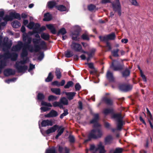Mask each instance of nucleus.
<instances>
[{"instance_id":"1","label":"nucleus","mask_w":153,"mask_h":153,"mask_svg":"<svg viewBox=\"0 0 153 153\" xmlns=\"http://www.w3.org/2000/svg\"><path fill=\"white\" fill-rule=\"evenodd\" d=\"M23 40L25 42V46L23 48L21 54V57L23 58L28 55V50L30 52H36L40 50V48L38 45L34 47L32 45H30L31 42L32 38L28 36L26 33H24L23 35Z\"/></svg>"},{"instance_id":"2","label":"nucleus","mask_w":153,"mask_h":153,"mask_svg":"<svg viewBox=\"0 0 153 153\" xmlns=\"http://www.w3.org/2000/svg\"><path fill=\"white\" fill-rule=\"evenodd\" d=\"M18 57V54L16 53L10 54L9 53H5L4 56L0 55V60L4 59V60L0 62V74L1 72V69L3 68L6 65L7 59L10 58L12 60H16Z\"/></svg>"},{"instance_id":"3","label":"nucleus","mask_w":153,"mask_h":153,"mask_svg":"<svg viewBox=\"0 0 153 153\" xmlns=\"http://www.w3.org/2000/svg\"><path fill=\"white\" fill-rule=\"evenodd\" d=\"M28 59L26 58L25 60H23L20 61H17L15 65V68L20 73H24L27 70V66L24 65Z\"/></svg>"},{"instance_id":"4","label":"nucleus","mask_w":153,"mask_h":153,"mask_svg":"<svg viewBox=\"0 0 153 153\" xmlns=\"http://www.w3.org/2000/svg\"><path fill=\"white\" fill-rule=\"evenodd\" d=\"M103 134L102 131L100 129L92 130L88 135L89 139L85 140L84 143H86L89 141L90 139L92 138L96 139L102 137Z\"/></svg>"},{"instance_id":"5","label":"nucleus","mask_w":153,"mask_h":153,"mask_svg":"<svg viewBox=\"0 0 153 153\" xmlns=\"http://www.w3.org/2000/svg\"><path fill=\"white\" fill-rule=\"evenodd\" d=\"M113 117L117 120V129L120 130L123 125L125 124V122L123 121V118L121 114L120 113L115 114L113 115Z\"/></svg>"},{"instance_id":"6","label":"nucleus","mask_w":153,"mask_h":153,"mask_svg":"<svg viewBox=\"0 0 153 153\" xmlns=\"http://www.w3.org/2000/svg\"><path fill=\"white\" fill-rule=\"evenodd\" d=\"M98 148L94 149L95 146L94 145L90 146V151L94 150V152L93 153H105V151L104 149V146L101 142H100L98 145Z\"/></svg>"},{"instance_id":"7","label":"nucleus","mask_w":153,"mask_h":153,"mask_svg":"<svg viewBox=\"0 0 153 153\" xmlns=\"http://www.w3.org/2000/svg\"><path fill=\"white\" fill-rule=\"evenodd\" d=\"M119 0H115V2L116 3V4L114 3H112V4L114 10L115 12H117L118 14L120 16L121 14V8Z\"/></svg>"},{"instance_id":"8","label":"nucleus","mask_w":153,"mask_h":153,"mask_svg":"<svg viewBox=\"0 0 153 153\" xmlns=\"http://www.w3.org/2000/svg\"><path fill=\"white\" fill-rule=\"evenodd\" d=\"M72 49L75 51L81 52L82 53H86V52L82 49V47L81 45L78 43L74 42H72L71 46Z\"/></svg>"},{"instance_id":"9","label":"nucleus","mask_w":153,"mask_h":153,"mask_svg":"<svg viewBox=\"0 0 153 153\" xmlns=\"http://www.w3.org/2000/svg\"><path fill=\"white\" fill-rule=\"evenodd\" d=\"M115 35L114 33H112L105 36L100 37V39L104 41L108 40H114L115 39Z\"/></svg>"},{"instance_id":"10","label":"nucleus","mask_w":153,"mask_h":153,"mask_svg":"<svg viewBox=\"0 0 153 153\" xmlns=\"http://www.w3.org/2000/svg\"><path fill=\"white\" fill-rule=\"evenodd\" d=\"M132 88V87L131 85L126 84L122 85L119 87L120 90L124 91H128L131 89Z\"/></svg>"},{"instance_id":"11","label":"nucleus","mask_w":153,"mask_h":153,"mask_svg":"<svg viewBox=\"0 0 153 153\" xmlns=\"http://www.w3.org/2000/svg\"><path fill=\"white\" fill-rule=\"evenodd\" d=\"M76 27L77 30L72 34V38L73 40L79 41V38H78V36L80 31V29L79 27Z\"/></svg>"},{"instance_id":"12","label":"nucleus","mask_w":153,"mask_h":153,"mask_svg":"<svg viewBox=\"0 0 153 153\" xmlns=\"http://www.w3.org/2000/svg\"><path fill=\"white\" fill-rule=\"evenodd\" d=\"M146 110L149 123L151 128L153 129V118L152 117V116L150 112L147 108H146Z\"/></svg>"},{"instance_id":"13","label":"nucleus","mask_w":153,"mask_h":153,"mask_svg":"<svg viewBox=\"0 0 153 153\" xmlns=\"http://www.w3.org/2000/svg\"><path fill=\"white\" fill-rule=\"evenodd\" d=\"M22 46V42L21 41H18L17 45L13 47L12 50L13 51H18L21 49Z\"/></svg>"},{"instance_id":"14","label":"nucleus","mask_w":153,"mask_h":153,"mask_svg":"<svg viewBox=\"0 0 153 153\" xmlns=\"http://www.w3.org/2000/svg\"><path fill=\"white\" fill-rule=\"evenodd\" d=\"M99 119V115L97 114H96L94 115V118L90 121L91 123H95L96 125L94 126V127H98L100 125L97 123V121Z\"/></svg>"},{"instance_id":"15","label":"nucleus","mask_w":153,"mask_h":153,"mask_svg":"<svg viewBox=\"0 0 153 153\" xmlns=\"http://www.w3.org/2000/svg\"><path fill=\"white\" fill-rule=\"evenodd\" d=\"M34 30L35 32H37V33H40L43 30H46V27L45 26H42L41 27H40V25L38 23L36 24Z\"/></svg>"},{"instance_id":"16","label":"nucleus","mask_w":153,"mask_h":153,"mask_svg":"<svg viewBox=\"0 0 153 153\" xmlns=\"http://www.w3.org/2000/svg\"><path fill=\"white\" fill-rule=\"evenodd\" d=\"M13 19V18H12L11 16L10 15V13L9 16L6 15L3 18V20H4V22H2L1 23V25L2 26H5L7 23V22L9 21H12Z\"/></svg>"},{"instance_id":"17","label":"nucleus","mask_w":153,"mask_h":153,"mask_svg":"<svg viewBox=\"0 0 153 153\" xmlns=\"http://www.w3.org/2000/svg\"><path fill=\"white\" fill-rule=\"evenodd\" d=\"M58 127V125H55L47 129L46 131V133L47 134H49L50 133L54 132Z\"/></svg>"},{"instance_id":"18","label":"nucleus","mask_w":153,"mask_h":153,"mask_svg":"<svg viewBox=\"0 0 153 153\" xmlns=\"http://www.w3.org/2000/svg\"><path fill=\"white\" fill-rule=\"evenodd\" d=\"M41 124L42 127H45L49 126H52L53 124L51 120H43Z\"/></svg>"},{"instance_id":"19","label":"nucleus","mask_w":153,"mask_h":153,"mask_svg":"<svg viewBox=\"0 0 153 153\" xmlns=\"http://www.w3.org/2000/svg\"><path fill=\"white\" fill-rule=\"evenodd\" d=\"M58 115V114L57 111L54 110H52L50 112L45 115V117H56Z\"/></svg>"},{"instance_id":"20","label":"nucleus","mask_w":153,"mask_h":153,"mask_svg":"<svg viewBox=\"0 0 153 153\" xmlns=\"http://www.w3.org/2000/svg\"><path fill=\"white\" fill-rule=\"evenodd\" d=\"M116 63L118 64V62L117 61L114 60L112 62L111 67L113 68L114 70V71H118L119 70H122L123 68L124 67L123 65L119 66L117 67H114V65H115Z\"/></svg>"},{"instance_id":"21","label":"nucleus","mask_w":153,"mask_h":153,"mask_svg":"<svg viewBox=\"0 0 153 153\" xmlns=\"http://www.w3.org/2000/svg\"><path fill=\"white\" fill-rule=\"evenodd\" d=\"M15 73V71L14 70L10 69H7L5 70L4 72V75L6 76L13 75Z\"/></svg>"},{"instance_id":"22","label":"nucleus","mask_w":153,"mask_h":153,"mask_svg":"<svg viewBox=\"0 0 153 153\" xmlns=\"http://www.w3.org/2000/svg\"><path fill=\"white\" fill-rule=\"evenodd\" d=\"M68 99L70 100H71L74 98V97L76 93L75 92H66L65 93Z\"/></svg>"},{"instance_id":"23","label":"nucleus","mask_w":153,"mask_h":153,"mask_svg":"<svg viewBox=\"0 0 153 153\" xmlns=\"http://www.w3.org/2000/svg\"><path fill=\"white\" fill-rule=\"evenodd\" d=\"M113 140V138L111 135H108L105 138V142L106 144L111 143Z\"/></svg>"},{"instance_id":"24","label":"nucleus","mask_w":153,"mask_h":153,"mask_svg":"<svg viewBox=\"0 0 153 153\" xmlns=\"http://www.w3.org/2000/svg\"><path fill=\"white\" fill-rule=\"evenodd\" d=\"M106 76L107 79L110 81H112L114 79V78L112 73L109 71H108L107 72Z\"/></svg>"},{"instance_id":"25","label":"nucleus","mask_w":153,"mask_h":153,"mask_svg":"<svg viewBox=\"0 0 153 153\" xmlns=\"http://www.w3.org/2000/svg\"><path fill=\"white\" fill-rule=\"evenodd\" d=\"M58 128H59V129L57 131L58 134L55 137V138L56 139H58V137L62 134L65 130L64 128L62 127L61 126L59 127Z\"/></svg>"},{"instance_id":"26","label":"nucleus","mask_w":153,"mask_h":153,"mask_svg":"<svg viewBox=\"0 0 153 153\" xmlns=\"http://www.w3.org/2000/svg\"><path fill=\"white\" fill-rule=\"evenodd\" d=\"M10 15L11 16L12 18L13 19H16L19 20L21 19V16L20 15L15 12H11L10 13Z\"/></svg>"},{"instance_id":"27","label":"nucleus","mask_w":153,"mask_h":153,"mask_svg":"<svg viewBox=\"0 0 153 153\" xmlns=\"http://www.w3.org/2000/svg\"><path fill=\"white\" fill-rule=\"evenodd\" d=\"M58 150L60 152H63L64 153H69V149L65 147L63 148L59 146Z\"/></svg>"},{"instance_id":"28","label":"nucleus","mask_w":153,"mask_h":153,"mask_svg":"<svg viewBox=\"0 0 153 153\" xmlns=\"http://www.w3.org/2000/svg\"><path fill=\"white\" fill-rule=\"evenodd\" d=\"M46 26L49 29L51 32L53 34H55L56 33V30L54 27L53 25L52 24H49L47 25Z\"/></svg>"},{"instance_id":"29","label":"nucleus","mask_w":153,"mask_h":153,"mask_svg":"<svg viewBox=\"0 0 153 153\" xmlns=\"http://www.w3.org/2000/svg\"><path fill=\"white\" fill-rule=\"evenodd\" d=\"M56 8L59 10L61 11L66 10V8L62 5H59L56 6Z\"/></svg>"},{"instance_id":"30","label":"nucleus","mask_w":153,"mask_h":153,"mask_svg":"<svg viewBox=\"0 0 153 153\" xmlns=\"http://www.w3.org/2000/svg\"><path fill=\"white\" fill-rule=\"evenodd\" d=\"M119 51V50L118 49H117L113 50L111 52L113 56L115 57H118L119 56V55L118 54V52Z\"/></svg>"},{"instance_id":"31","label":"nucleus","mask_w":153,"mask_h":153,"mask_svg":"<svg viewBox=\"0 0 153 153\" xmlns=\"http://www.w3.org/2000/svg\"><path fill=\"white\" fill-rule=\"evenodd\" d=\"M43 20L44 21H49L51 19V15L48 13L45 14Z\"/></svg>"},{"instance_id":"32","label":"nucleus","mask_w":153,"mask_h":153,"mask_svg":"<svg viewBox=\"0 0 153 153\" xmlns=\"http://www.w3.org/2000/svg\"><path fill=\"white\" fill-rule=\"evenodd\" d=\"M45 153H57L55 147H52L51 148L48 149L46 151Z\"/></svg>"},{"instance_id":"33","label":"nucleus","mask_w":153,"mask_h":153,"mask_svg":"<svg viewBox=\"0 0 153 153\" xmlns=\"http://www.w3.org/2000/svg\"><path fill=\"white\" fill-rule=\"evenodd\" d=\"M36 24H34L33 22H30L29 24L27 26V27L30 29H33V30H34L35 27H36L35 25Z\"/></svg>"},{"instance_id":"34","label":"nucleus","mask_w":153,"mask_h":153,"mask_svg":"<svg viewBox=\"0 0 153 153\" xmlns=\"http://www.w3.org/2000/svg\"><path fill=\"white\" fill-rule=\"evenodd\" d=\"M51 90L56 94L60 95V90L59 88H52L51 89Z\"/></svg>"},{"instance_id":"35","label":"nucleus","mask_w":153,"mask_h":153,"mask_svg":"<svg viewBox=\"0 0 153 153\" xmlns=\"http://www.w3.org/2000/svg\"><path fill=\"white\" fill-rule=\"evenodd\" d=\"M41 37L43 39L45 40H48L50 38L49 35L48 33H42L41 34Z\"/></svg>"},{"instance_id":"36","label":"nucleus","mask_w":153,"mask_h":153,"mask_svg":"<svg viewBox=\"0 0 153 153\" xmlns=\"http://www.w3.org/2000/svg\"><path fill=\"white\" fill-rule=\"evenodd\" d=\"M60 102L64 105H67L68 104L67 99L65 97H63L60 99Z\"/></svg>"},{"instance_id":"37","label":"nucleus","mask_w":153,"mask_h":153,"mask_svg":"<svg viewBox=\"0 0 153 153\" xmlns=\"http://www.w3.org/2000/svg\"><path fill=\"white\" fill-rule=\"evenodd\" d=\"M53 106L54 107L59 106L61 108H63L62 104L59 102H54L53 103Z\"/></svg>"},{"instance_id":"38","label":"nucleus","mask_w":153,"mask_h":153,"mask_svg":"<svg viewBox=\"0 0 153 153\" xmlns=\"http://www.w3.org/2000/svg\"><path fill=\"white\" fill-rule=\"evenodd\" d=\"M13 27L17 28L20 27L21 25L20 23L18 21H14L12 24Z\"/></svg>"},{"instance_id":"39","label":"nucleus","mask_w":153,"mask_h":153,"mask_svg":"<svg viewBox=\"0 0 153 153\" xmlns=\"http://www.w3.org/2000/svg\"><path fill=\"white\" fill-rule=\"evenodd\" d=\"M55 73L57 78L60 79L61 76V73L60 70L59 68H56V69Z\"/></svg>"},{"instance_id":"40","label":"nucleus","mask_w":153,"mask_h":153,"mask_svg":"<svg viewBox=\"0 0 153 153\" xmlns=\"http://www.w3.org/2000/svg\"><path fill=\"white\" fill-rule=\"evenodd\" d=\"M130 73V72L129 70L127 69H126L123 72V76L124 77H126L129 75Z\"/></svg>"},{"instance_id":"41","label":"nucleus","mask_w":153,"mask_h":153,"mask_svg":"<svg viewBox=\"0 0 153 153\" xmlns=\"http://www.w3.org/2000/svg\"><path fill=\"white\" fill-rule=\"evenodd\" d=\"M53 76L52 75L51 72H50L48 74V76L45 79V81L46 82H49L51 81L53 79Z\"/></svg>"},{"instance_id":"42","label":"nucleus","mask_w":153,"mask_h":153,"mask_svg":"<svg viewBox=\"0 0 153 153\" xmlns=\"http://www.w3.org/2000/svg\"><path fill=\"white\" fill-rule=\"evenodd\" d=\"M74 83L72 81H70L68 82L67 84L65 86L64 88H68L73 85Z\"/></svg>"},{"instance_id":"43","label":"nucleus","mask_w":153,"mask_h":153,"mask_svg":"<svg viewBox=\"0 0 153 153\" xmlns=\"http://www.w3.org/2000/svg\"><path fill=\"white\" fill-rule=\"evenodd\" d=\"M56 3L54 1H50L48 3V7L50 8H52L56 5Z\"/></svg>"},{"instance_id":"44","label":"nucleus","mask_w":153,"mask_h":153,"mask_svg":"<svg viewBox=\"0 0 153 153\" xmlns=\"http://www.w3.org/2000/svg\"><path fill=\"white\" fill-rule=\"evenodd\" d=\"M66 33V31L64 28H62L59 30L58 34H61L62 35H64Z\"/></svg>"},{"instance_id":"45","label":"nucleus","mask_w":153,"mask_h":153,"mask_svg":"<svg viewBox=\"0 0 153 153\" xmlns=\"http://www.w3.org/2000/svg\"><path fill=\"white\" fill-rule=\"evenodd\" d=\"M41 105H42L49 107H52V105L50 103H48L43 101L41 102Z\"/></svg>"},{"instance_id":"46","label":"nucleus","mask_w":153,"mask_h":153,"mask_svg":"<svg viewBox=\"0 0 153 153\" xmlns=\"http://www.w3.org/2000/svg\"><path fill=\"white\" fill-rule=\"evenodd\" d=\"M57 99V97L54 96L50 95L48 97V100L49 101H53L56 100Z\"/></svg>"},{"instance_id":"47","label":"nucleus","mask_w":153,"mask_h":153,"mask_svg":"<svg viewBox=\"0 0 153 153\" xmlns=\"http://www.w3.org/2000/svg\"><path fill=\"white\" fill-rule=\"evenodd\" d=\"M65 56L68 58L70 57L73 55L72 53H71V52L69 51H66L65 52Z\"/></svg>"},{"instance_id":"48","label":"nucleus","mask_w":153,"mask_h":153,"mask_svg":"<svg viewBox=\"0 0 153 153\" xmlns=\"http://www.w3.org/2000/svg\"><path fill=\"white\" fill-rule=\"evenodd\" d=\"M68 114V111L67 109L64 110V112L60 116V118L62 119L64 116H66Z\"/></svg>"},{"instance_id":"49","label":"nucleus","mask_w":153,"mask_h":153,"mask_svg":"<svg viewBox=\"0 0 153 153\" xmlns=\"http://www.w3.org/2000/svg\"><path fill=\"white\" fill-rule=\"evenodd\" d=\"M104 101L108 105H111L113 103L112 101L108 98H105L104 99Z\"/></svg>"},{"instance_id":"50","label":"nucleus","mask_w":153,"mask_h":153,"mask_svg":"<svg viewBox=\"0 0 153 153\" xmlns=\"http://www.w3.org/2000/svg\"><path fill=\"white\" fill-rule=\"evenodd\" d=\"M140 75H141V77H142V78L143 80V81L145 82H146V81H147L146 78L145 76L141 70H140Z\"/></svg>"},{"instance_id":"51","label":"nucleus","mask_w":153,"mask_h":153,"mask_svg":"<svg viewBox=\"0 0 153 153\" xmlns=\"http://www.w3.org/2000/svg\"><path fill=\"white\" fill-rule=\"evenodd\" d=\"M45 98V96L43 94L39 93L38 95V98L39 100H42Z\"/></svg>"},{"instance_id":"52","label":"nucleus","mask_w":153,"mask_h":153,"mask_svg":"<svg viewBox=\"0 0 153 153\" xmlns=\"http://www.w3.org/2000/svg\"><path fill=\"white\" fill-rule=\"evenodd\" d=\"M123 151V149L121 148H118L116 149L114 153H121Z\"/></svg>"},{"instance_id":"53","label":"nucleus","mask_w":153,"mask_h":153,"mask_svg":"<svg viewBox=\"0 0 153 153\" xmlns=\"http://www.w3.org/2000/svg\"><path fill=\"white\" fill-rule=\"evenodd\" d=\"M88 8L89 10L92 11L95 8V6L94 5L91 4L88 6Z\"/></svg>"},{"instance_id":"54","label":"nucleus","mask_w":153,"mask_h":153,"mask_svg":"<svg viewBox=\"0 0 153 153\" xmlns=\"http://www.w3.org/2000/svg\"><path fill=\"white\" fill-rule=\"evenodd\" d=\"M111 110L108 109V108H106L105 109L103 110V113L105 114H107L109 113L110 112H111Z\"/></svg>"},{"instance_id":"55","label":"nucleus","mask_w":153,"mask_h":153,"mask_svg":"<svg viewBox=\"0 0 153 153\" xmlns=\"http://www.w3.org/2000/svg\"><path fill=\"white\" fill-rule=\"evenodd\" d=\"M39 39H33V43L34 45V46H36V45H35L36 44H38L39 43Z\"/></svg>"},{"instance_id":"56","label":"nucleus","mask_w":153,"mask_h":153,"mask_svg":"<svg viewBox=\"0 0 153 153\" xmlns=\"http://www.w3.org/2000/svg\"><path fill=\"white\" fill-rule=\"evenodd\" d=\"M35 65H33V64L30 63V67L28 69V71L29 72H30L33 69L35 68Z\"/></svg>"},{"instance_id":"57","label":"nucleus","mask_w":153,"mask_h":153,"mask_svg":"<svg viewBox=\"0 0 153 153\" xmlns=\"http://www.w3.org/2000/svg\"><path fill=\"white\" fill-rule=\"evenodd\" d=\"M82 38L83 39L85 40H88L89 39V37L88 36L85 34H83L82 36Z\"/></svg>"},{"instance_id":"58","label":"nucleus","mask_w":153,"mask_h":153,"mask_svg":"<svg viewBox=\"0 0 153 153\" xmlns=\"http://www.w3.org/2000/svg\"><path fill=\"white\" fill-rule=\"evenodd\" d=\"M75 88L76 91H78L81 88V86L79 83H77L75 85Z\"/></svg>"},{"instance_id":"59","label":"nucleus","mask_w":153,"mask_h":153,"mask_svg":"<svg viewBox=\"0 0 153 153\" xmlns=\"http://www.w3.org/2000/svg\"><path fill=\"white\" fill-rule=\"evenodd\" d=\"M130 1L133 5L135 6H137L138 5V3L136 0H130Z\"/></svg>"},{"instance_id":"60","label":"nucleus","mask_w":153,"mask_h":153,"mask_svg":"<svg viewBox=\"0 0 153 153\" xmlns=\"http://www.w3.org/2000/svg\"><path fill=\"white\" fill-rule=\"evenodd\" d=\"M70 141L71 143H73L74 141V137L72 136H69V137Z\"/></svg>"},{"instance_id":"61","label":"nucleus","mask_w":153,"mask_h":153,"mask_svg":"<svg viewBox=\"0 0 153 153\" xmlns=\"http://www.w3.org/2000/svg\"><path fill=\"white\" fill-rule=\"evenodd\" d=\"M79 104V108L81 110L82 109V102L81 101H79L78 102Z\"/></svg>"},{"instance_id":"62","label":"nucleus","mask_w":153,"mask_h":153,"mask_svg":"<svg viewBox=\"0 0 153 153\" xmlns=\"http://www.w3.org/2000/svg\"><path fill=\"white\" fill-rule=\"evenodd\" d=\"M101 2L102 4H105L108 3H110L111 1L110 0H102Z\"/></svg>"},{"instance_id":"63","label":"nucleus","mask_w":153,"mask_h":153,"mask_svg":"<svg viewBox=\"0 0 153 153\" xmlns=\"http://www.w3.org/2000/svg\"><path fill=\"white\" fill-rule=\"evenodd\" d=\"M41 109L44 111H46L49 110V109L47 107H43L41 108Z\"/></svg>"},{"instance_id":"64","label":"nucleus","mask_w":153,"mask_h":153,"mask_svg":"<svg viewBox=\"0 0 153 153\" xmlns=\"http://www.w3.org/2000/svg\"><path fill=\"white\" fill-rule=\"evenodd\" d=\"M106 47L108 49V50H110L111 49L110 44V43L108 42L107 43V45Z\"/></svg>"}]
</instances>
